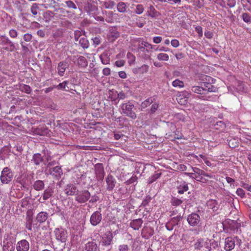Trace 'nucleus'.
Returning <instances> with one entry per match:
<instances>
[{
	"label": "nucleus",
	"instance_id": "1",
	"mask_svg": "<svg viewBox=\"0 0 251 251\" xmlns=\"http://www.w3.org/2000/svg\"><path fill=\"white\" fill-rule=\"evenodd\" d=\"M121 113L125 114L127 117H129L132 120H135L137 118V115L134 111V105L130 101L123 103L121 104Z\"/></svg>",
	"mask_w": 251,
	"mask_h": 251
},
{
	"label": "nucleus",
	"instance_id": "2",
	"mask_svg": "<svg viewBox=\"0 0 251 251\" xmlns=\"http://www.w3.org/2000/svg\"><path fill=\"white\" fill-rule=\"evenodd\" d=\"M14 173L8 167H4L1 172L0 180L2 184H9L14 178Z\"/></svg>",
	"mask_w": 251,
	"mask_h": 251
},
{
	"label": "nucleus",
	"instance_id": "3",
	"mask_svg": "<svg viewBox=\"0 0 251 251\" xmlns=\"http://www.w3.org/2000/svg\"><path fill=\"white\" fill-rule=\"evenodd\" d=\"M90 193L88 190H83L76 193L75 200L79 203L86 202L90 198Z\"/></svg>",
	"mask_w": 251,
	"mask_h": 251
},
{
	"label": "nucleus",
	"instance_id": "4",
	"mask_svg": "<svg viewBox=\"0 0 251 251\" xmlns=\"http://www.w3.org/2000/svg\"><path fill=\"white\" fill-rule=\"evenodd\" d=\"M113 238L112 233L110 231H107L102 235L100 245L102 246H108L111 245Z\"/></svg>",
	"mask_w": 251,
	"mask_h": 251
},
{
	"label": "nucleus",
	"instance_id": "5",
	"mask_svg": "<svg viewBox=\"0 0 251 251\" xmlns=\"http://www.w3.org/2000/svg\"><path fill=\"white\" fill-rule=\"evenodd\" d=\"M50 130L45 125H40L37 127H32V132L33 134L41 136L47 135Z\"/></svg>",
	"mask_w": 251,
	"mask_h": 251
},
{
	"label": "nucleus",
	"instance_id": "6",
	"mask_svg": "<svg viewBox=\"0 0 251 251\" xmlns=\"http://www.w3.org/2000/svg\"><path fill=\"white\" fill-rule=\"evenodd\" d=\"M55 235L57 240L65 243L67 239V232L63 229H56Z\"/></svg>",
	"mask_w": 251,
	"mask_h": 251
},
{
	"label": "nucleus",
	"instance_id": "7",
	"mask_svg": "<svg viewBox=\"0 0 251 251\" xmlns=\"http://www.w3.org/2000/svg\"><path fill=\"white\" fill-rule=\"evenodd\" d=\"M200 217L199 214L192 213L190 214L187 219V221L191 226H195L198 225L200 222Z\"/></svg>",
	"mask_w": 251,
	"mask_h": 251
},
{
	"label": "nucleus",
	"instance_id": "8",
	"mask_svg": "<svg viewBox=\"0 0 251 251\" xmlns=\"http://www.w3.org/2000/svg\"><path fill=\"white\" fill-rule=\"evenodd\" d=\"M106 183V189L109 191H111L114 188L116 184L115 178L111 175H108L105 178Z\"/></svg>",
	"mask_w": 251,
	"mask_h": 251
},
{
	"label": "nucleus",
	"instance_id": "9",
	"mask_svg": "<svg viewBox=\"0 0 251 251\" xmlns=\"http://www.w3.org/2000/svg\"><path fill=\"white\" fill-rule=\"evenodd\" d=\"M29 249V244L25 239L21 240L17 242L16 244V250L17 251H28Z\"/></svg>",
	"mask_w": 251,
	"mask_h": 251
},
{
	"label": "nucleus",
	"instance_id": "10",
	"mask_svg": "<svg viewBox=\"0 0 251 251\" xmlns=\"http://www.w3.org/2000/svg\"><path fill=\"white\" fill-rule=\"evenodd\" d=\"M190 96V93L184 91L177 96V100L179 104L185 105L187 103L188 100Z\"/></svg>",
	"mask_w": 251,
	"mask_h": 251
},
{
	"label": "nucleus",
	"instance_id": "11",
	"mask_svg": "<svg viewBox=\"0 0 251 251\" xmlns=\"http://www.w3.org/2000/svg\"><path fill=\"white\" fill-rule=\"evenodd\" d=\"M64 191L67 196H74L76 195L78 190L75 185L69 184L65 186Z\"/></svg>",
	"mask_w": 251,
	"mask_h": 251
},
{
	"label": "nucleus",
	"instance_id": "12",
	"mask_svg": "<svg viewBox=\"0 0 251 251\" xmlns=\"http://www.w3.org/2000/svg\"><path fill=\"white\" fill-rule=\"evenodd\" d=\"M235 243V237H228L226 238L225 241V249L227 251H230L234 248Z\"/></svg>",
	"mask_w": 251,
	"mask_h": 251
},
{
	"label": "nucleus",
	"instance_id": "13",
	"mask_svg": "<svg viewBox=\"0 0 251 251\" xmlns=\"http://www.w3.org/2000/svg\"><path fill=\"white\" fill-rule=\"evenodd\" d=\"M101 214L99 211L94 212L90 217V223L94 226L98 225L101 220Z\"/></svg>",
	"mask_w": 251,
	"mask_h": 251
},
{
	"label": "nucleus",
	"instance_id": "14",
	"mask_svg": "<svg viewBox=\"0 0 251 251\" xmlns=\"http://www.w3.org/2000/svg\"><path fill=\"white\" fill-rule=\"evenodd\" d=\"M177 192L179 194H183L188 190V184L184 181H177Z\"/></svg>",
	"mask_w": 251,
	"mask_h": 251
},
{
	"label": "nucleus",
	"instance_id": "15",
	"mask_svg": "<svg viewBox=\"0 0 251 251\" xmlns=\"http://www.w3.org/2000/svg\"><path fill=\"white\" fill-rule=\"evenodd\" d=\"M170 127L171 130H175L174 131V137L172 138V141H175L176 139H182L183 138V135L181 132V131L178 129H176V127L175 124L173 123H171L170 125Z\"/></svg>",
	"mask_w": 251,
	"mask_h": 251
},
{
	"label": "nucleus",
	"instance_id": "16",
	"mask_svg": "<svg viewBox=\"0 0 251 251\" xmlns=\"http://www.w3.org/2000/svg\"><path fill=\"white\" fill-rule=\"evenodd\" d=\"M201 85L203 86L205 93L206 92H216L218 91V88L211 83L203 82L201 83Z\"/></svg>",
	"mask_w": 251,
	"mask_h": 251
},
{
	"label": "nucleus",
	"instance_id": "17",
	"mask_svg": "<svg viewBox=\"0 0 251 251\" xmlns=\"http://www.w3.org/2000/svg\"><path fill=\"white\" fill-rule=\"evenodd\" d=\"M206 205L209 209H211L213 211H217L219 208L220 205L218 201L213 199H210L206 202Z\"/></svg>",
	"mask_w": 251,
	"mask_h": 251
},
{
	"label": "nucleus",
	"instance_id": "18",
	"mask_svg": "<svg viewBox=\"0 0 251 251\" xmlns=\"http://www.w3.org/2000/svg\"><path fill=\"white\" fill-rule=\"evenodd\" d=\"M143 223L141 219H137L132 220L130 223V226L134 230H138Z\"/></svg>",
	"mask_w": 251,
	"mask_h": 251
},
{
	"label": "nucleus",
	"instance_id": "19",
	"mask_svg": "<svg viewBox=\"0 0 251 251\" xmlns=\"http://www.w3.org/2000/svg\"><path fill=\"white\" fill-rule=\"evenodd\" d=\"M84 249L86 251H97L98 246L95 242H88L85 244Z\"/></svg>",
	"mask_w": 251,
	"mask_h": 251
},
{
	"label": "nucleus",
	"instance_id": "20",
	"mask_svg": "<svg viewBox=\"0 0 251 251\" xmlns=\"http://www.w3.org/2000/svg\"><path fill=\"white\" fill-rule=\"evenodd\" d=\"M101 63L104 65L110 63V54L107 51H104L100 56Z\"/></svg>",
	"mask_w": 251,
	"mask_h": 251
},
{
	"label": "nucleus",
	"instance_id": "21",
	"mask_svg": "<svg viewBox=\"0 0 251 251\" xmlns=\"http://www.w3.org/2000/svg\"><path fill=\"white\" fill-rule=\"evenodd\" d=\"M50 174L56 177H60L62 171L60 167L55 166L50 170Z\"/></svg>",
	"mask_w": 251,
	"mask_h": 251
},
{
	"label": "nucleus",
	"instance_id": "22",
	"mask_svg": "<svg viewBox=\"0 0 251 251\" xmlns=\"http://www.w3.org/2000/svg\"><path fill=\"white\" fill-rule=\"evenodd\" d=\"M49 214L47 212H40L36 217L37 221L40 223L45 222L48 218Z\"/></svg>",
	"mask_w": 251,
	"mask_h": 251
},
{
	"label": "nucleus",
	"instance_id": "23",
	"mask_svg": "<svg viewBox=\"0 0 251 251\" xmlns=\"http://www.w3.org/2000/svg\"><path fill=\"white\" fill-rule=\"evenodd\" d=\"M67 68V63L60 62L57 66L58 73L60 76H63Z\"/></svg>",
	"mask_w": 251,
	"mask_h": 251
},
{
	"label": "nucleus",
	"instance_id": "24",
	"mask_svg": "<svg viewBox=\"0 0 251 251\" xmlns=\"http://www.w3.org/2000/svg\"><path fill=\"white\" fill-rule=\"evenodd\" d=\"M77 64L79 67L85 68L88 65V61L85 57L80 56L77 58Z\"/></svg>",
	"mask_w": 251,
	"mask_h": 251
},
{
	"label": "nucleus",
	"instance_id": "25",
	"mask_svg": "<svg viewBox=\"0 0 251 251\" xmlns=\"http://www.w3.org/2000/svg\"><path fill=\"white\" fill-rule=\"evenodd\" d=\"M44 183L43 181L38 180L34 182L33 187L36 191H41L44 188Z\"/></svg>",
	"mask_w": 251,
	"mask_h": 251
},
{
	"label": "nucleus",
	"instance_id": "26",
	"mask_svg": "<svg viewBox=\"0 0 251 251\" xmlns=\"http://www.w3.org/2000/svg\"><path fill=\"white\" fill-rule=\"evenodd\" d=\"M85 10L90 15L91 13H95L97 10V7L95 4L92 3H88L85 7Z\"/></svg>",
	"mask_w": 251,
	"mask_h": 251
},
{
	"label": "nucleus",
	"instance_id": "27",
	"mask_svg": "<svg viewBox=\"0 0 251 251\" xmlns=\"http://www.w3.org/2000/svg\"><path fill=\"white\" fill-rule=\"evenodd\" d=\"M193 171L194 172V174L198 175L200 174L202 175V176H206L207 177L209 178H213V176L212 175H210L209 174L206 173L203 170L198 168H192Z\"/></svg>",
	"mask_w": 251,
	"mask_h": 251
},
{
	"label": "nucleus",
	"instance_id": "28",
	"mask_svg": "<svg viewBox=\"0 0 251 251\" xmlns=\"http://www.w3.org/2000/svg\"><path fill=\"white\" fill-rule=\"evenodd\" d=\"M191 90L193 92L199 94H204V89L203 88V86L201 85V86H193L191 88Z\"/></svg>",
	"mask_w": 251,
	"mask_h": 251
},
{
	"label": "nucleus",
	"instance_id": "29",
	"mask_svg": "<svg viewBox=\"0 0 251 251\" xmlns=\"http://www.w3.org/2000/svg\"><path fill=\"white\" fill-rule=\"evenodd\" d=\"M148 16H151L152 18L157 17L159 13L158 12L154 7L152 5H151L149 8V10L148 11Z\"/></svg>",
	"mask_w": 251,
	"mask_h": 251
},
{
	"label": "nucleus",
	"instance_id": "30",
	"mask_svg": "<svg viewBox=\"0 0 251 251\" xmlns=\"http://www.w3.org/2000/svg\"><path fill=\"white\" fill-rule=\"evenodd\" d=\"M32 161H33L35 165H39L40 163H41L43 161V158L42 157L41 154L36 153L34 154L32 157Z\"/></svg>",
	"mask_w": 251,
	"mask_h": 251
},
{
	"label": "nucleus",
	"instance_id": "31",
	"mask_svg": "<svg viewBox=\"0 0 251 251\" xmlns=\"http://www.w3.org/2000/svg\"><path fill=\"white\" fill-rule=\"evenodd\" d=\"M117 8L119 12L124 13L126 11L127 7L125 2L120 1L117 4Z\"/></svg>",
	"mask_w": 251,
	"mask_h": 251
},
{
	"label": "nucleus",
	"instance_id": "32",
	"mask_svg": "<svg viewBox=\"0 0 251 251\" xmlns=\"http://www.w3.org/2000/svg\"><path fill=\"white\" fill-rule=\"evenodd\" d=\"M53 194V191L51 189H46L44 191L43 195V199L44 201L47 200L49 199Z\"/></svg>",
	"mask_w": 251,
	"mask_h": 251
},
{
	"label": "nucleus",
	"instance_id": "33",
	"mask_svg": "<svg viewBox=\"0 0 251 251\" xmlns=\"http://www.w3.org/2000/svg\"><path fill=\"white\" fill-rule=\"evenodd\" d=\"M153 102V99L151 97H150L143 101L141 103V106L142 108H146L150 105Z\"/></svg>",
	"mask_w": 251,
	"mask_h": 251
},
{
	"label": "nucleus",
	"instance_id": "34",
	"mask_svg": "<svg viewBox=\"0 0 251 251\" xmlns=\"http://www.w3.org/2000/svg\"><path fill=\"white\" fill-rule=\"evenodd\" d=\"M215 128L219 130H223L226 127V125L222 121L217 122L214 125Z\"/></svg>",
	"mask_w": 251,
	"mask_h": 251
},
{
	"label": "nucleus",
	"instance_id": "35",
	"mask_svg": "<svg viewBox=\"0 0 251 251\" xmlns=\"http://www.w3.org/2000/svg\"><path fill=\"white\" fill-rule=\"evenodd\" d=\"M79 43L81 46L84 49H87L89 47V42L84 37L81 38L79 40Z\"/></svg>",
	"mask_w": 251,
	"mask_h": 251
},
{
	"label": "nucleus",
	"instance_id": "36",
	"mask_svg": "<svg viewBox=\"0 0 251 251\" xmlns=\"http://www.w3.org/2000/svg\"><path fill=\"white\" fill-rule=\"evenodd\" d=\"M204 242L202 239H198L194 244L195 249L200 250L204 245Z\"/></svg>",
	"mask_w": 251,
	"mask_h": 251
},
{
	"label": "nucleus",
	"instance_id": "37",
	"mask_svg": "<svg viewBox=\"0 0 251 251\" xmlns=\"http://www.w3.org/2000/svg\"><path fill=\"white\" fill-rule=\"evenodd\" d=\"M172 85L175 87L183 88L184 86L183 81L179 79H176L172 82Z\"/></svg>",
	"mask_w": 251,
	"mask_h": 251
},
{
	"label": "nucleus",
	"instance_id": "38",
	"mask_svg": "<svg viewBox=\"0 0 251 251\" xmlns=\"http://www.w3.org/2000/svg\"><path fill=\"white\" fill-rule=\"evenodd\" d=\"M161 175V173H156L150 176L148 179V183L151 184L153 183L160 177Z\"/></svg>",
	"mask_w": 251,
	"mask_h": 251
},
{
	"label": "nucleus",
	"instance_id": "39",
	"mask_svg": "<svg viewBox=\"0 0 251 251\" xmlns=\"http://www.w3.org/2000/svg\"><path fill=\"white\" fill-rule=\"evenodd\" d=\"M39 9V4L34 3L32 5L30 8V11L33 15H36L38 13Z\"/></svg>",
	"mask_w": 251,
	"mask_h": 251
},
{
	"label": "nucleus",
	"instance_id": "40",
	"mask_svg": "<svg viewBox=\"0 0 251 251\" xmlns=\"http://www.w3.org/2000/svg\"><path fill=\"white\" fill-rule=\"evenodd\" d=\"M126 56L128 60V62L129 65H131L135 61V56L131 52H128Z\"/></svg>",
	"mask_w": 251,
	"mask_h": 251
},
{
	"label": "nucleus",
	"instance_id": "41",
	"mask_svg": "<svg viewBox=\"0 0 251 251\" xmlns=\"http://www.w3.org/2000/svg\"><path fill=\"white\" fill-rule=\"evenodd\" d=\"M157 59L160 61H168L169 56L167 53H160L157 55Z\"/></svg>",
	"mask_w": 251,
	"mask_h": 251
},
{
	"label": "nucleus",
	"instance_id": "42",
	"mask_svg": "<svg viewBox=\"0 0 251 251\" xmlns=\"http://www.w3.org/2000/svg\"><path fill=\"white\" fill-rule=\"evenodd\" d=\"M231 223L230 224V228L231 230H232L234 232L236 231V232H238V229L239 228V225L238 223L234 222V221H232Z\"/></svg>",
	"mask_w": 251,
	"mask_h": 251
},
{
	"label": "nucleus",
	"instance_id": "43",
	"mask_svg": "<svg viewBox=\"0 0 251 251\" xmlns=\"http://www.w3.org/2000/svg\"><path fill=\"white\" fill-rule=\"evenodd\" d=\"M171 204L174 206H178L182 203V201L176 197H173L171 201Z\"/></svg>",
	"mask_w": 251,
	"mask_h": 251
},
{
	"label": "nucleus",
	"instance_id": "44",
	"mask_svg": "<svg viewBox=\"0 0 251 251\" xmlns=\"http://www.w3.org/2000/svg\"><path fill=\"white\" fill-rule=\"evenodd\" d=\"M135 12L137 14H141L144 12V7L142 4H139L135 5Z\"/></svg>",
	"mask_w": 251,
	"mask_h": 251
},
{
	"label": "nucleus",
	"instance_id": "45",
	"mask_svg": "<svg viewBox=\"0 0 251 251\" xmlns=\"http://www.w3.org/2000/svg\"><path fill=\"white\" fill-rule=\"evenodd\" d=\"M66 5V6L68 8H72V9H77V7H76V5L75 4V3L72 1V0H67L65 2Z\"/></svg>",
	"mask_w": 251,
	"mask_h": 251
},
{
	"label": "nucleus",
	"instance_id": "46",
	"mask_svg": "<svg viewBox=\"0 0 251 251\" xmlns=\"http://www.w3.org/2000/svg\"><path fill=\"white\" fill-rule=\"evenodd\" d=\"M68 84V81H64L63 82L60 83L57 85H54V87L58 90H65L66 88V86Z\"/></svg>",
	"mask_w": 251,
	"mask_h": 251
},
{
	"label": "nucleus",
	"instance_id": "47",
	"mask_svg": "<svg viewBox=\"0 0 251 251\" xmlns=\"http://www.w3.org/2000/svg\"><path fill=\"white\" fill-rule=\"evenodd\" d=\"M21 90L27 94H30L31 91L30 87L27 85L24 84L21 86Z\"/></svg>",
	"mask_w": 251,
	"mask_h": 251
},
{
	"label": "nucleus",
	"instance_id": "48",
	"mask_svg": "<svg viewBox=\"0 0 251 251\" xmlns=\"http://www.w3.org/2000/svg\"><path fill=\"white\" fill-rule=\"evenodd\" d=\"M242 19H243V20L247 23H250L251 21V17L249 15V14H248V13H244L242 14Z\"/></svg>",
	"mask_w": 251,
	"mask_h": 251
},
{
	"label": "nucleus",
	"instance_id": "49",
	"mask_svg": "<svg viewBox=\"0 0 251 251\" xmlns=\"http://www.w3.org/2000/svg\"><path fill=\"white\" fill-rule=\"evenodd\" d=\"M199 156L202 159V160L204 161V163L206 164V165L209 167H211L212 166V164L211 162L208 160V157H206L205 155L203 154H200Z\"/></svg>",
	"mask_w": 251,
	"mask_h": 251
},
{
	"label": "nucleus",
	"instance_id": "50",
	"mask_svg": "<svg viewBox=\"0 0 251 251\" xmlns=\"http://www.w3.org/2000/svg\"><path fill=\"white\" fill-rule=\"evenodd\" d=\"M139 70L141 74L146 73L149 71V66L146 64L143 65L139 68Z\"/></svg>",
	"mask_w": 251,
	"mask_h": 251
},
{
	"label": "nucleus",
	"instance_id": "51",
	"mask_svg": "<svg viewBox=\"0 0 251 251\" xmlns=\"http://www.w3.org/2000/svg\"><path fill=\"white\" fill-rule=\"evenodd\" d=\"M139 44H141V45L144 46V47L146 48L147 49H152V46L151 44L144 41L143 40H141L139 42Z\"/></svg>",
	"mask_w": 251,
	"mask_h": 251
},
{
	"label": "nucleus",
	"instance_id": "52",
	"mask_svg": "<svg viewBox=\"0 0 251 251\" xmlns=\"http://www.w3.org/2000/svg\"><path fill=\"white\" fill-rule=\"evenodd\" d=\"M236 193L238 196L242 198H244L245 196V191L243 190V189L240 188H239L237 189Z\"/></svg>",
	"mask_w": 251,
	"mask_h": 251
},
{
	"label": "nucleus",
	"instance_id": "53",
	"mask_svg": "<svg viewBox=\"0 0 251 251\" xmlns=\"http://www.w3.org/2000/svg\"><path fill=\"white\" fill-rule=\"evenodd\" d=\"M195 31L198 33L200 38H201L203 35L202 28L200 25H198L195 27Z\"/></svg>",
	"mask_w": 251,
	"mask_h": 251
},
{
	"label": "nucleus",
	"instance_id": "54",
	"mask_svg": "<svg viewBox=\"0 0 251 251\" xmlns=\"http://www.w3.org/2000/svg\"><path fill=\"white\" fill-rule=\"evenodd\" d=\"M159 107L158 103H154L151 106V113H154L157 110Z\"/></svg>",
	"mask_w": 251,
	"mask_h": 251
},
{
	"label": "nucleus",
	"instance_id": "55",
	"mask_svg": "<svg viewBox=\"0 0 251 251\" xmlns=\"http://www.w3.org/2000/svg\"><path fill=\"white\" fill-rule=\"evenodd\" d=\"M176 118L179 121L184 122L185 121V116L181 113H178L176 116Z\"/></svg>",
	"mask_w": 251,
	"mask_h": 251
},
{
	"label": "nucleus",
	"instance_id": "56",
	"mask_svg": "<svg viewBox=\"0 0 251 251\" xmlns=\"http://www.w3.org/2000/svg\"><path fill=\"white\" fill-rule=\"evenodd\" d=\"M129 247L127 245H121L119 246V251H128Z\"/></svg>",
	"mask_w": 251,
	"mask_h": 251
},
{
	"label": "nucleus",
	"instance_id": "57",
	"mask_svg": "<svg viewBox=\"0 0 251 251\" xmlns=\"http://www.w3.org/2000/svg\"><path fill=\"white\" fill-rule=\"evenodd\" d=\"M29 204V200L27 198H24L22 200L21 206L26 207Z\"/></svg>",
	"mask_w": 251,
	"mask_h": 251
},
{
	"label": "nucleus",
	"instance_id": "58",
	"mask_svg": "<svg viewBox=\"0 0 251 251\" xmlns=\"http://www.w3.org/2000/svg\"><path fill=\"white\" fill-rule=\"evenodd\" d=\"M125 64V61L124 60H119L115 62V65L118 67L124 66Z\"/></svg>",
	"mask_w": 251,
	"mask_h": 251
},
{
	"label": "nucleus",
	"instance_id": "59",
	"mask_svg": "<svg viewBox=\"0 0 251 251\" xmlns=\"http://www.w3.org/2000/svg\"><path fill=\"white\" fill-rule=\"evenodd\" d=\"M98 171V173H97L98 177H100V178H102L104 176V171L103 168L100 167Z\"/></svg>",
	"mask_w": 251,
	"mask_h": 251
},
{
	"label": "nucleus",
	"instance_id": "60",
	"mask_svg": "<svg viewBox=\"0 0 251 251\" xmlns=\"http://www.w3.org/2000/svg\"><path fill=\"white\" fill-rule=\"evenodd\" d=\"M241 186L244 188L247 189L249 191L251 192V185L244 182L241 183Z\"/></svg>",
	"mask_w": 251,
	"mask_h": 251
},
{
	"label": "nucleus",
	"instance_id": "61",
	"mask_svg": "<svg viewBox=\"0 0 251 251\" xmlns=\"http://www.w3.org/2000/svg\"><path fill=\"white\" fill-rule=\"evenodd\" d=\"M92 40L93 42V44L96 46L100 45L101 42L100 37H95L92 39Z\"/></svg>",
	"mask_w": 251,
	"mask_h": 251
},
{
	"label": "nucleus",
	"instance_id": "62",
	"mask_svg": "<svg viewBox=\"0 0 251 251\" xmlns=\"http://www.w3.org/2000/svg\"><path fill=\"white\" fill-rule=\"evenodd\" d=\"M119 100H124L126 98V95L123 91L120 92L117 95Z\"/></svg>",
	"mask_w": 251,
	"mask_h": 251
},
{
	"label": "nucleus",
	"instance_id": "63",
	"mask_svg": "<svg viewBox=\"0 0 251 251\" xmlns=\"http://www.w3.org/2000/svg\"><path fill=\"white\" fill-rule=\"evenodd\" d=\"M4 245L3 247V251H11V249L10 248L9 243L7 242L5 243V242H3Z\"/></svg>",
	"mask_w": 251,
	"mask_h": 251
},
{
	"label": "nucleus",
	"instance_id": "64",
	"mask_svg": "<svg viewBox=\"0 0 251 251\" xmlns=\"http://www.w3.org/2000/svg\"><path fill=\"white\" fill-rule=\"evenodd\" d=\"M171 45L174 48H177L179 46V42L176 39H173L171 41Z\"/></svg>",
	"mask_w": 251,
	"mask_h": 251
}]
</instances>
